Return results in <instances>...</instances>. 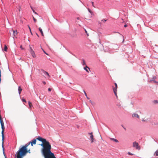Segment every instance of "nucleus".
<instances>
[{
    "label": "nucleus",
    "mask_w": 158,
    "mask_h": 158,
    "mask_svg": "<svg viewBox=\"0 0 158 158\" xmlns=\"http://www.w3.org/2000/svg\"><path fill=\"white\" fill-rule=\"evenodd\" d=\"M36 139L42 143L40 145L42 147L41 151L45 158H56L54 154L51 151V146L48 141L46 139L40 136L37 138Z\"/></svg>",
    "instance_id": "nucleus-1"
},
{
    "label": "nucleus",
    "mask_w": 158,
    "mask_h": 158,
    "mask_svg": "<svg viewBox=\"0 0 158 158\" xmlns=\"http://www.w3.org/2000/svg\"><path fill=\"white\" fill-rule=\"evenodd\" d=\"M28 146V144H25L19 149L17 152L23 156H25L27 153H31L30 149L28 150L27 149V147Z\"/></svg>",
    "instance_id": "nucleus-2"
},
{
    "label": "nucleus",
    "mask_w": 158,
    "mask_h": 158,
    "mask_svg": "<svg viewBox=\"0 0 158 158\" xmlns=\"http://www.w3.org/2000/svg\"><path fill=\"white\" fill-rule=\"evenodd\" d=\"M132 146L133 147L135 148L136 149L139 150L140 149V146L139 145V143L136 141L133 142Z\"/></svg>",
    "instance_id": "nucleus-3"
},
{
    "label": "nucleus",
    "mask_w": 158,
    "mask_h": 158,
    "mask_svg": "<svg viewBox=\"0 0 158 158\" xmlns=\"http://www.w3.org/2000/svg\"><path fill=\"white\" fill-rule=\"evenodd\" d=\"M2 129V147L3 148V149H4L3 148V143H4V130L5 129V127L4 126H1Z\"/></svg>",
    "instance_id": "nucleus-4"
},
{
    "label": "nucleus",
    "mask_w": 158,
    "mask_h": 158,
    "mask_svg": "<svg viewBox=\"0 0 158 158\" xmlns=\"http://www.w3.org/2000/svg\"><path fill=\"white\" fill-rule=\"evenodd\" d=\"M29 48L30 49L29 50V52L30 53L34 58H35L36 57V56L35 55V52L33 50L32 48L30 46Z\"/></svg>",
    "instance_id": "nucleus-5"
},
{
    "label": "nucleus",
    "mask_w": 158,
    "mask_h": 158,
    "mask_svg": "<svg viewBox=\"0 0 158 158\" xmlns=\"http://www.w3.org/2000/svg\"><path fill=\"white\" fill-rule=\"evenodd\" d=\"M36 139H34L33 140H32L31 141H30L26 144H28V146H29L30 144H31V146H33V144H35L36 142Z\"/></svg>",
    "instance_id": "nucleus-6"
},
{
    "label": "nucleus",
    "mask_w": 158,
    "mask_h": 158,
    "mask_svg": "<svg viewBox=\"0 0 158 158\" xmlns=\"http://www.w3.org/2000/svg\"><path fill=\"white\" fill-rule=\"evenodd\" d=\"M115 85V87L113 88V90L114 92L115 95L116 96V97H117V85L116 83H114Z\"/></svg>",
    "instance_id": "nucleus-7"
},
{
    "label": "nucleus",
    "mask_w": 158,
    "mask_h": 158,
    "mask_svg": "<svg viewBox=\"0 0 158 158\" xmlns=\"http://www.w3.org/2000/svg\"><path fill=\"white\" fill-rule=\"evenodd\" d=\"M88 135H90V139H91V143H93L94 142V136L92 133H89Z\"/></svg>",
    "instance_id": "nucleus-8"
},
{
    "label": "nucleus",
    "mask_w": 158,
    "mask_h": 158,
    "mask_svg": "<svg viewBox=\"0 0 158 158\" xmlns=\"http://www.w3.org/2000/svg\"><path fill=\"white\" fill-rule=\"evenodd\" d=\"M156 77L155 76L153 77L152 79L150 80V82L153 81L154 83H156L157 82L155 80Z\"/></svg>",
    "instance_id": "nucleus-9"
},
{
    "label": "nucleus",
    "mask_w": 158,
    "mask_h": 158,
    "mask_svg": "<svg viewBox=\"0 0 158 158\" xmlns=\"http://www.w3.org/2000/svg\"><path fill=\"white\" fill-rule=\"evenodd\" d=\"M132 116L133 118H139V116L137 114L134 113L132 115Z\"/></svg>",
    "instance_id": "nucleus-10"
},
{
    "label": "nucleus",
    "mask_w": 158,
    "mask_h": 158,
    "mask_svg": "<svg viewBox=\"0 0 158 158\" xmlns=\"http://www.w3.org/2000/svg\"><path fill=\"white\" fill-rule=\"evenodd\" d=\"M17 158H23L24 156L20 154H19L18 152H17Z\"/></svg>",
    "instance_id": "nucleus-11"
},
{
    "label": "nucleus",
    "mask_w": 158,
    "mask_h": 158,
    "mask_svg": "<svg viewBox=\"0 0 158 158\" xmlns=\"http://www.w3.org/2000/svg\"><path fill=\"white\" fill-rule=\"evenodd\" d=\"M41 70L43 72L44 74L45 75H46L47 76H48L49 77H50L49 75L47 72L45 71L43 69H41Z\"/></svg>",
    "instance_id": "nucleus-12"
},
{
    "label": "nucleus",
    "mask_w": 158,
    "mask_h": 158,
    "mask_svg": "<svg viewBox=\"0 0 158 158\" xmlns=\"http://www.w3.org/2000/svg\"><path fill=\"white\" fill-rule=\"evenodd\" d=\"M110 140H112L115 142L116 143H118L119 142V141H118V140H117V139H115L114 138H110Z\"/></svg>",
    "instance_id": "nucleus-13"
},
{
    "label": "nucleus",
    "mask_w": 158,
    "mask_h": 158,
    "mask_svg": "<svg viewBox=\"0 0 158 158\" xmlns=\"http://www.w3.org/2000/svg\"><path fill=\"white\" fill-rule=\"evenodd\" d=\"M12 31L13 32L14 36H15L17 35L18 32L17 31H14L12 30Z\"/></svg>",
    "instance_id": "nucleus-14"
},
{
    "label": "nucleus",
    "mask_w": 158,
    "mask_h": 158,
    "mask_svg": "<svg viewBox=\"0 0 158 158\" xmlns=\"http://www.w3.org/2000/svg\"><path fill=\"white\" fill-rule=\"evenodd\" d=\"M39 30L40 32V33H41L42 35L43 36H44V35L42 29L40 27H39Z\"/></svg>",
    "instance_id": "nucleus-15"
},
{
    "label": "nucleus",
    "mask_w": 158,
    "mask_h": 158,
    "mask_svg": "<svg viewBox=\"0 0 158 158\" xmlns=\"http://www.w3.org/2000/svg\"><path fill=\"white\" fill-rule=\"evenodd\" d=\"M22 90V89L21 88L20 86H19L18 87V91H19V94H20L21 93V92Z\"/></svg>",
    "instance_id": "nucleus-16"
},
{
    "label": "nucleus",
    "mask_w": 158,
    "mask_h": 158,
    "mask_svg": "<svg viewBox=\"0 0 158 158\" xmlns=\"http://www.w3.org/2000/svg\"><path fill=\"white\" fill-rule=\"evenodd\" d=\"M28 102L29 107L31 108V107L33 106L32 103L30 101H28Z\"/></svg>",
    "instance_id": "nucleus-17"
},
{
    "label": "nucleus",
    "mask_w": 158,
    "mask_h": 158,
    "mask_svg": "<svg viewBox=\"0 0 158 158\" xmlns=\"http://www.w3.org/2000/svg\"><path fill=\"white\" fill-rule=\"evenodd\" d=\"M87 68H88L89 69V68L86 65V67H84V69L87 72L89 73V71L88 70Z\"/></svg>",
    "instance_id": "nucleus-18"
},
{
    "label": "nucleus",
    "mask_w": 158,
    "mask_h": 158,
    "mask_svg": "<svg viewBox=\"0 0 158 158\" xmlns=\"http://www.w3.org/2000/svg\"><path fill=\"white\" fill-rule=\"evenodd\" d=\"M7 47L6 45H5L4 48V51L6 52L7 51Z\"/></svg>",
    "instance_id": "nucleus-19"
},
{
    "label": "nucleus",
    "mask_w": 158,
    "mask_h": 158,
    "mask_svg": "<svg viewBox=\"0 0 158 158\" xmlns=\"http://www.w3.org/2000/svg\"><path fill=\"white\" fill-rule=\"evenodd\" d=\"M154 155L156 156H158V150H157L155 152Z\"/></svg>",
    "instance_id": "nucleus-20"
},
{
    "label": "nucleus",
    "mask_w": 158,
    "mask_h": 158,
    "mask_svg": "<svg viewBox=\"0 0 158 158\" xmlns=\"http://www.w3.org/2000/svg\"><path fill=\"white\" fill-rule=\"evenodd\" d=\"M82 64L83 65H86V63H85V61L84 60H82Z\"/></svg>",
    "instance_id": "nucleus-21"
},
{
    "label": "nucleus",
    "mask_w": 158,
    "mask_h": 158,
    "mask_svg": "<svg viewBox=\"0 0 158 158\" xmlns=\"http://www.w3.org/2000/svg\"><path fill=\"white\" fill-rule=\"evenodd\" d=\"M20 48H21V49L22 50H25V48H23L22 47V45H20Z\"/></svg>",
    "instance_id": "nucleus-22"
},
{
    "label": "nucleus",
    "mask_w": 158,
    "mask_h": 158,
    "mask_svg": "<svg viewBox=\"0 0 158 158\" xmlns=\"http://www.w3.org/2000/svg\"><path fill=\"white\" fill-rule=\"evenodd\" d=\"M148 120V119H143L142 120V121H143V122H146V121H147Z\"/></svg>",
    "instance_id": "nucleus-23"
},
{
    "label": "nucleus",
    "mask_w": 158,
    "mask_h": 158,
    "mask_svg": "<svg viewBox=\"0 0 158 158\" xmlns=\"http://www.w3.org/2000/svg\"><path fill=\"white\" fill-rule=\"evenodd\" d=\"M31 9L32 10H33V12L34 13H35L36 14H36V12H35V11L33 9V8H32V7H31Z\"/></svg>",
    "instance_id": "nucleus-24"
},
{
    "label": "nucleus",
    "mask_w": 158,
    "mask_h": 158,
    "mask_svg": "<svg viewBox=\"0 0 158 158\" xmlns=\"http://www.w3.org/2000/svg\"><path fill=\"white\" fill-rule=\"evenodd\" d=\"M33 18L34 22H36L37 21L36 19L33 16Z\"/></svg>",
    "instance_id": "nucleus-25"
},
{
    "label": "nucleus",
    "mask_w": 158,
    "mask_h": 158,
    "mask_svg": "<svg viewBox=\"0 0 158 158\" xmlns=\"http://www.w3.org/2000/svg\"><path fill=\"white\" fill-rule=\"evenodd\" d=\"M42 50L44 52L45 54H46L47 55H48V53H47L42 48Z\"/></svg>",
    "instance_id": "nucleus-26"
},
{
    "label": "nucleus",
    "mask_w": 158,
    "mask_h": 158,
    "mask_svg": "<svg viewBox=\"0 0 158 158\" xmlns=\"http://www.w3.org/2000/svg\"><path fill=\"white\" fill-rule=\"evenodd\" d=\"M22 101L23 102H26V101L25 100V99H24V98H23L22 100Z\"/></svg>",
    "instance_id": "nucleus-27"
},
{
    "label": "nucleus",
    "mask_w": 158,
    "mask_h": 158,
    "mask_svg": "<svg viewBox=\"0 0 158 158\" xmlns=\"http://www.w3.org/2000/svg\"><path fill=\"white\" fill-rule=\"evenodd\" d=\"M91 3H92V6H93L94 7H95V6H94V2H91Z\"/></svg>",
    "instance_id": "nucleus-28"
},
{
    "label": "nucleus",
    "mask_w": 158,
    "mask_h": 158,
    "mask_svg": "<svg viewBox=\"0 0 158 158\" xmlns=\"http://www.w3.org/2000/svg\"><path fill=\"white\" fill-rule=\"evenodd\" d=\"M128 154H129V155H133V154H132V153L130 152H128Z\"/></svg>",
    "instance_id": "nucleus-29"
},
{
    "label": "nucleus",
    "mask_w": 158,
    "mask_h": 158,
    "mask_svg": "<svg viewBox=\"0 0 158 158\" xmlns=\"http://www.w3.org/2000/svg\"><path fill=\"white\" fill-rule=\"evenodd\" d=\"M83 92H84V94H85V96H86V97H87V94L84 90H83Z\"/></svg>",
    "instance_id": "nucleus-30"
},
{
    "label": "nucleus",
    "mask_w": 158,
    "mask_h": 158,
    "mask_svg": "<svg viewBox=\"0 0 158 158\" xmlns=\"http://www.w3.org/2000/svg\"><path fill=\"white\" fill-rule=\"evenodd\" d=\"M154 102L155 103H158V101L157 100H155L154 101Z\"/></svg>",
    "instance_id": "nucleus-31"
},
{
    "label": "nucleus",
    "mask_w": 158,
    "mask_h": 158,
    "mask_svg": "<svg viewBox=\"0 0 158 158\" xmlns=\"http://www.w3.org/2000/svg\"><path fill=\"white\" fill-rule=\"evenodd\" d=\"M88 10L89 12L92 14V12L89 9H88Z\"/></svg>",
    "instance_id": "nucleus-32"
},
{
    "label": "nucleus",
    "mask_w": 158,
    "mask_h": 158,
    "mask_svg": "<svg viewBox=\"0 0 158 158\" xmlns=\"http://www.w3.org/2000/svg\"><path fill=\"white\" fill-rule=\"evenodd\" d=\"M107 20H105V19H103L102 20V21L104 23H105V22H106V21Z\"/></svg>",
    "instance_id": "nucleus-33"
},
{
    "label": "nucleus",
    "mask_w": 158,
    "mask_h": 158,
    "mask_svg": "<svg viewBox=\"0 0 158 158\" xmlns=\"http://www.w3.org/2000/svg\"><path fill=\"white\" fill-rule=\"evenodd\" d=\"M51 88H49L48 89V91H51Z\"/></svg>",
    "instance_id": "nucleus-34"
},
{
    "label": "nucleus",
    "mask_w": 158,
    "mask_h": 158,
    "mask_svg": "<svg viewBox=\"0 0 158 158\" xmlns=\"http://www.w3.org/2000/svg\"><path fill=\"white\" fill-rule=\"evenodd\" d=\"M42 82L44 84V85H45L46 84V82L44 81H42Z\"/></svg>",
    "instance_id": "nucleus-35"
},
{
    "label": "nucleus",
    "mask_w": 158,
    "mask_h": 158,
    "mask_svg": "<svg viewBox=\"0 0 158 158\" xmlns=\"http://www.w3.org/2000/svg\"><path fill=\"white\" fill-rule=\"evenodd\" d=\"M124 26L125 27H127V25L126 24H125L124 25Z\"/></svg>",
    "instance_id": "nucleus-36"
},
{
    "label": "nucleus",
    "mask_w": 158,
    "mask_h": 158,
    "mask_svg": "<svg viewBox=\"0 0 158 158\" xmlns=\"http://www.w3.org/2000/svg\"><path fill=\"white\" fill-rule=\"evenodd\" d=\"M85 33H87V35H88H88H89V34H87V31H86V30H85Z\"/></svg>",
    "instance_id": "nucleus-37"
},
{
    "label": "nucleus",
    "mask_w": 158,
    "mask_h": 158,
    "mask_svg": "<svg viewBox=\"0 0 158 158\" xmlns=\"http://www.w3.org/2000/svg\"><path fill=\"white\" fill-rule=\"evenodd\" d=\"M123 129H124V130H125V131H126V128L125 127H123Z\"/></svg>",
    "instance_id": "nucleus-38"
},
{
    "label": "nucleus",
    "mask_w": 158,
    "mask_h": 158,
    "mask_svg": "<svg viewBox=\"0 0 158 158\" xmlns=\"http://www.w3.org/2000/svg\"><path fill=\"white\" fill-rule=\"evenodd\" d=\"M86 97L88 99H89V97H87H87Z\"/></svg>",
    "instance_id": "nucleus-39"
},
{
    "label": "nucleus",
    "mask_w": 158,
    "mask_h": 158,
    "mask_svg": "<svg viewBox=\"0 0 158 158\" xmlns=\"http://www.w3.org/2000/svg\"><path fill=\"white\" fill-rule=\"evenodd\" d=\"M77 20H80V18L79 17H77Z\"/></svg>",
    "instance_id": "nucleus-40"
},
{
    "label": "nucleus",
    "mask_w": 158,
    "mask_h": 158,
    "mask_svg": "<svg viewBox=\"0 0 158 158\" xmlns=\"http://www.w3.org/2000/svg\"><path fill=\"white\" fill-rule=\"evenodd\" d=\"M36 35H37V36L38 37H39V35H38L37 33H36Z\"/></svg>",
    "instance_id": "nucleus-41"
},
{
    "label": "nucleus",
    "mask_w": 158,
    "mask_h": 158,
    "mask_svg": "<svg viewBox=\"0 0 158 158\" xmlns=\"http://www.w3.org/2000/svg\"><path fill=\"white\" fill-rule=\"evenodd\" d=\"M118 107H120L121 106V105H118Z\"/></svg>",
    "instance_id": "nucleus-42"
},
{
    "label": "nucleus",
    "mask_w": 158,
    "mask_h": 158,
    "mask_svg": "<svg viewBox=\"0 0 158 158\" xmlns=\"http://www.w3.org/2000/svg\"><path fill=\"white\" fill-rule=\"evenodd\" d=\"M28 27H29V30H30V29H31L30 27L28 26Z\"/></svg>",
    "instance_id": "nucleus-43"
},
{
    "label": "nucleus",
    "mask_w": 158,
    "mask_h": 158,
    "mask_svg": "<svg viewBox=\"0 0 158 158\" xmlns=\"http://www.w3.org/2000/svg\"><path fill=\"white\" fill-rule=\"evenodd\" d=\"M121 126H122V127L123 128V127H124V126H123V125H121Z\"/></svg>",
    "instance_id": "nucleus-44"
},
{
    "label": "nucleus",
    "mask_w": 158,
    "mask_h": 158,
    "mask_svg": "<svg viewBox=\"0 0 158 158\" xmlns=\"http://www.w3.org/2000/svg\"><path fill=\"white\" fill-rule=\"evenodd\" d=\"M89 102H90V103H92V101H91V100H90L89 101Z\"/></svg>",
    "instance_id": "nucleus-45"
},
{
    "label": "nucleus",
    "mask_w": 158,
    "mask_h": 158,
    "mask_svg": "<svg viewBox=\"0 0 158 158\" xmlns=\"http://www.w3.org/2000/svg\"><path fill=\"white\" fill-rule=\"evenodd\" d=\"M154 124H158V123H154Z\"/></svg>",
    "instance_id": "nucleus-46"
},
{
    "label": "nucleus",
    "mask_w": 158,
    "mask_h": 158,
    "mask_svg": "<svg viewBox=\"0 0 158 158\" xmlns=\"http://www.w3.org/2000/svg\"><path fill=\"white\" fill-rule=\"evenodd\" d=\"M30 31L31 33V29H30Z\"/></svg>",
    "instance_id": "nucleus-47"
},
{
    "label": "nucleus",
    "mask_w": 158,
    "mask_h": 158,
    "mask_svg": "<svg viewBox=\"0 0 158 158\" xmlns=\"http://www.w3.org/2000/svg\"><path fill=\"white\" fill-rule=\"evenodd\" d=\"M30 31L31 33V29H30Z\"/></svg>",
    "instance_id": "nucleus-48"
},
{
    "label": "nucleus",
    "mask_w": 158,
    "mask_h": 158,
    "mask_svg": "<svg viewBox=\"0 0 158 158\" xmlns=\"http://www.w3.org/2000/svg\"><path fill=\"white\" fill-rule=\"evenodd\" d=\"M31 35H32V33L31 32Z\"/></svg>",
    "instance_id": "nucleus-49"
}]
</instances>
